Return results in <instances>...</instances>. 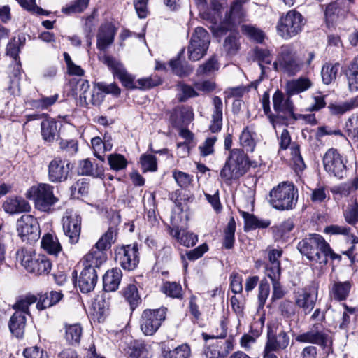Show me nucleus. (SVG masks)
<instances>
[{"label":"nucleus","mask_w":358,"mask_h":358,"mask_svg":"<svg viewBox=\"0 0 358 358\" xmlns=\"http://www.w3.org/2000/svg\"><path fill=\"white\" fill-rule=\"evenodd\" d=\"M325 313L317 308L310 317L311 320H318L310 326L308 329L300 334H298L295 340L300 343L316 344L322 350L329 354L332 352L333 338L330 335V331L322 324L325 321Z\"/></svg>","instance_id":"nucleus-1"},{"label":"nucleus","mask_w":358,"mask_h":358,"mask_svg":"<svg viewBox=\"0 0 358 358\" xmlns=\"http://www.w3.org/2000/svg\"><path fill=\"white\" fill-rule=\"evenodd\" d=\"M248 157L241 149L231 150L223 168L220 171V177L225 183L231 184L245 175L250 169Z\"/></svg>","instance_id":"nucleus-2"},{"label":"nucleus","mask_w":358,"mask_h":358,"mask_svg":"<svg viewBox=\"0 0 358 358\" xmlns=\"http://www.w3.org/2000/svg\"><path fill=\"white\" fill-rule=\"evenodd\" d=\"M298 199V189L293 183L282 182L273 187L269 193V203L278 210L294 208Z\"/></svg>","instance_id":"nucleus-3"},{"label":"nucleus","mask_w":358,"mask_h":358,"mask_svg":"<svg viewBox=\"0 0 358 358\" xmlns=\"http://www.w3.org/2000/svg\"><path fill=\"white\" fill-rule=\"evenodd\" d=\"M84 259L85 268L80 275L78 285L83 293H88L94 289L97 282L96 268L104 263V257L99 252L94 255L87 254Z\"/></svg>","instance_id":"nucleus-4"},{"label":"nucleus","mask_w":358,"mask_h":358,"mask_svg":"<svg viewBox=\"0 0 358 358\" xmlns=\"http://www.w3.org/2000/svg\"><path fill=\"white\" fill-rule=\"evenodd\" d=\"M327 241L320 234H312L306 236L297 244L299 252L315 263L326 264L327 259L322 256L324 248H328Z\"/></svg>","instance_id":"nucleus-5"},{"label":"nucleus","mask_w":358,"mask_h":358,"mask_svg":"<svg viewBox=\"0 0 358 358\" xmlns=\"http://www.w3.org/2000/svg\"><path fill=\"white\" fill-rule=\"evenodd\" d=\"M54 187L46 183H41L32 186L26 193L29 199L34 201L35 207L44 212H48L58 201V199L53 194Z\"/></svg>","instance_id":"nucleus-6"},{"label":"nucleus","mask_w":358,"mask_h":358,"mask_svg":"<svg viewBox=\"0 0 358 358\" xmlns=\"http://www.w3.org/2000/svg\"><path fill=\"white\" fill-rule=\"evenodd\" d=\"M305 24L303 15L295 10L288 11L280 17L276 29L278 35L284 39H289L299 34Z\"/></svg>","instance_id":"nucleus-7"},{"label":"nucleus","mask_w":358,"mask_h":358,"mask_svg":"<svg viewBox=\"0 0 358 358\" xmlns=\"http://www.w3.org/2000/svg\"><path fill=\"white\" fill-rule=\"evenodd\" d=\"M166 308L145 309L143 311L139 324L143 334L145 336L154 335L166 320Z\"/></svg>","instance_id":"nucleus-8"},{"label":"nucleus","mask_w":358,"mask_h":358,"mask_svg":"<svg viewBox=\"0 0 358 358\" xmlns=\"http://www.w3.org/2000/svg\"><path fill=\"white\" fill-rule=\"evenodd\" d=\"M210 38L208 32L203 27L195 29L187 48L189 59L198 61L206 53L210 44Z\"/></svg>","instance_id":"nucleus-9"},{"label":"nucleus","mask_w":358,"mask_h":358,"mask_svg":"<svg viewBox=\"0 0 358 358\" xmlns=\"http://www.w3.org/2000/svg\"><path fill=\"white\" fill-rule=\"evenodd\" d=\"M248 0H234L230 10L226 13L224 19L220 22L217 30L222 34L234 29L238 24L246 20L247 13L243 5Z\"/></svg>","instance_id":"nucleus-10"},{"label":"nucleus","mask_w":358,"mask_h":358,"mask_svg":"<svg viewBox=\"0 0 358 358\" xmlns=\"http://www.w3.org/2000/svg\"><path fill=\"white\" fill-rule=\"evenodd\" d=\"M347 160L335 148L329 149L323 157L324 170L339 179L343 178L347 173Z\"/></svg>","instance_id":"nucleus-11"},{"label":"nucleus","mask_w":358,"mask_h":358,"mask_svg":"<svg viewBox=\"0 0 358 358\" xmlns=\"http://www.w3.org/2000/svg\"><path fill=\"white\" fill-rule=\"evenodd\" d=\"M17 231L23 241L32 243L36 241L41 234L40 227L36 218L31 215H23L16 223Z\"/></svg>","instance_id":"nucleus-12"},{"label":"nucleus","mask_w":358,"mask_h":358,"mask_svg":"<svg viewBox=\"0 0 358 358\" xmlns=\"http://www.w3.org/2000/svg\"><path fill=\"white\" fill-rule=\"evenodd\" d=\"M273 65L275 70L278 71L279 67L281 71L291 76L296 75L301 69V64L289 46L281 48L278 60Z\"/></svg>","instance_id":"nucleus-13"},{"label":"nucleus","mask_w":358,"mask_h":358,"mask_svg":"<svg viewBox=\"0 0 358 358\" xmlns=\"http://www.w3.org/2000/svg\"><path fill=\"white\" fill-rule=\"evenodd\" d=\"M115 254L116 262L126 271L134 270L139 263L138 247L136 243L117 248Z\"/></svg>","instance_id":"nucleus-14"},{"label":"nucleus","mask_w":358,"mask_h":358,"mask_svg":"<svg viewBox=\"0 0 358 358\" xmlns=\"http://www.w3.org/2000/svg\"><path fill=\"white\" fill-rule=\"evenodd\" d=\"M71 168L68 160L55 157L48 166V176L51 182L60 183L67 180Z\"/></svg>","instance_id":"nucleus-15"},{"label":"nucleus","mask_w":358,"mask_h":358,"mask_svg":"<svg viewBox=\"0 0 358 358\" xmlns=\"http://www.w3.org/2000/svg\"><path fill=\"white\" fill-rule=\"evenodd\" d=\"M294 299L296 306L307 315L313 310L316 304L317 290L313 286H306L295 293Z\"/></svg>","instance_id":"nucleus-16"},{"label":"nucleus","mask_w":358,"mask_h":358,"mask_svg":"<svg viewBox=\"0 0 358 358\" xmlns=\"http://www.w3.org/2000/svg\"><path fill=\"white\" fill-rule=\"evenodd\" d=\"M81 217L75 213L66 215L62 218L63 230L69 238V242L76 244L78 242L81 232Z\"/></svg>","instance_id":"nucleus-17"},{"label":"nucleus","mask_w":358,"mask_h":358,"mask_svg":"<svg viewBox=\"0 0 358 358\" xmlns=\"http://www.w3.org/2000/svg\"><path fill=\"white\" fill-rule=\"evenodd\" d=\"M116 235V229L114 227H109L96 242L95 247L92 248L87 254L94 255L99 252L103 255L105 262L107 259L105 251L110 248L111 245L115 241Z\"/></svg>","instance_id":"nucleus-18"},{"label":"nucleus","mask_w":358,"mask_h":358,"mask_svg":"<svg viewBox=\"0 0 358 358\" xmlns=\"http://www.w3.org/2000/svg\"><path fill=\"white\" fill-rule=\"evenodd\" d=\"M108 65L111 69L113 75L121 81L125 87L136 88L134 83V77L126 71L122 64L113 59H108Z\"/></svg>","instance_id":"nucleus-19"},{"label":"nucleus","mask_w":358,"mask_h":358,"mask_svg":"<svg viewBox=\"0 0 358 358\" xmlns=\"http://www.w3.org/2000/svg\"><path fill=\"white\" fill-rule=\"evenodd\" d=\"M116 34V29L112 23L102 24L97 34L96 45L100 50H104L109 45L112 44Z\"/></svg>","instance_id":"nucleus-20"},{"label":"nucleus","mask_w":358,"mask_h":358,"mask_svg":"<svg viewBox=\"0 0 358 358\" xmlns=\"http://www.w3.org/2000/svg\"><path fill=\"white\" fill-rule=\"evenodd\" d=\"M289 343V337L287 332L280 331L278 335L273 334L271 331H268L267 334V341L265 347L268 350L278 351L285 350Z\"/></svg>","instance_id":"nucleus-21"},{"label":"nucleus","mask_w":358,"mask_h":358,"mask_svg":"<svg viewBox=\"0 0 358 358\" xmlns=\"http://www.w3.org/2000/svg\"><path fill=\"white\" fill-rule=\"evenodd\" d=\"M41 134L45 143H53L59 136L58 122L54 119H45L41 123Z\"/></svg>","instance_id":"nucleus-22"},{"label":"nucleus","mask_w":358,"mask_h":358,"mask_svg":"<svg viewBox=\"0 0 358 358\" xmlns=\"http://www.w3.org/2000/svg\"><path fill=\"white\" fill-rule=\"evenodd\" d=\"M313 85L310 80L306 77H299L286 83L285 90L287 96H292L310 89Z\"/></svg>","instance_id":"nucleus-23"},{"label":"nucleus","mask_w":358,"mask_h":358,"mask_svg":"<svg viewBox=\"0 0 358 358\" xmlns=\"http://www.w3.org/2000/svg\"><path fill=\"white\" fill-rule=\"evenodd\" d=\"M27 317L22 311H15L10 317L8 325L11 334L17 338L23 337Z\"/></svg>","instance_id":"nucleus-24"},{"label":"nucleus","mask_w":358,"mask_h":358,"mask_svg":"<svg viewBox=\"0 0 358 358\" xmlns=\"http://www.w3.org/2000/svg\"><path fill=\"white\" fill-rule=\"evenodd\" d=\"M224 3V0H210V9L200 13L201 18L216 24L221 20Z\"/></svg>","instance_id":"nucleus-25"},{"label":"nucleus","mask_w":358,"mask_h":358,"mask_svg":"<svg viewBox=\"0 0 358 358\" xmlns=\"http://www.w3.org/2000/svg\"><path fill=\"white\" fill-rule=\"evenodd\" d=\"M213 106L212 120L209 129L213 133H217L221 130L222 127L223 103L222 99L219 96H215L213 98Z\"/></svg>","instance_id":"nucleus-26"},{"label":"nucleus","mask_w":358,"mask_h":358,"mask_svg":"<svg viewBox=\"0 0 358 358\" xmlns=\"http://www.w3.org/2000/svg\"><path fill=\"white\" fill-rule=\"evenodd\" d=\"M5 212L13 215L24 212H29L31 209L29 203L22 198L7 199L2 206Z\"/></svg>","instance_id":"nucleus-27"},{"label":"nucleus","mask_w":358,"mask_h":358,"mask_svg":"<svg viewBox=\"0 0 358 358\" xmlns=\"http://www.w3.org/2000/svg\"><path fill=\"white\" fill-rule=\"evenodd\" d=\"M122 277V271L118 268L108 271L103 277V286L106 292H114L118 289Z\"/></svg>","instance_id":"nucleus-28"},{"label":"nucleus","mask_w":358,"mask_h":358,"mask_svg":"<svg viewBox=\"0 0 358 358\" xmlns=\"http://www.w3.org/2000/svg\"><path fill=\"white\" fill-rule=\"evenodd\" d=\"M150 348L144 341L135 340L131 342L127 353L130 358H152Z\"/></svg>","instance_id":"nucleus-29"},{"label":"nucleus","mask_w":358,"mask_h":358,"mask_svg":"<svg viewBox=\"0 0 358 358\" xmlns=\"http://www.w3.org/2000/svg\"><path fill=\"white\" fill-rule=\"evenodd\" d=\"M183 52L184 50L178 54L177 58L169 62V65L173 73L180 77L188 76L193 71V68L185 61L182 60L181 57L183 55Z\"/></svg>","instance_id":"nucleus-30"},{"label":"nucleus","mask_w":358,"mask_h":358,"mask_svg":"<svg viewBox=\"0 0 358 358\" xmlns=\"http://www.w3.org/2000/svg\"><path fill=\"white\" fill-rule=\"evenodd\" d=\"M63 298V294L61 292L51 291L41 295L39 301L36 303V308L39 310H45L57 304Z\"/></svg>","instance_id":"nucleus-31"},{"label":"nucleus","mask_w":358,"mask_h":358,"mask_svg":"<svg viewBox=\"0 0 358 358\" xmlns=\"http://www.w3.org/2000/svg\"><path fill=\"white\" fill-rule=\"evenodd\" d=\"M351 282L350 281L337 282L334 283L331 294L334 299L338 301H342L347 299L351 289Z\"/></svg>","instance_id":"nucleus-32"},{"label":"nucleus","mask_w":358,"mask_h":358,"mask_svg":"<svg viewBox=\"0 0 358 358\" xmlns=\"http://www.w3.org/2000/svg\"><path fill=\"white\" fill-rule=\"evenodd\" d=\"M52 267V264L48 258L45 255H38L34 258L32 266L29 273L35 275H42L48 273Z\"/></svg>","instance_id":"nucleus-33"},{"label":"nucleus","mask_w":358,"mask_h":358,"mask_svg":"<svg viewBox=\"0 0 358 358\" xmlns=\"http://www.w3.org/2000/svg\"><path fill=\"white\" fill-rule=\"evenodd\" d=\"M41 247L49 254L57 255L62 250V246L56 236L47 234L41 240Z\"/></svg>","instance_id":"nucleus-34"},{"label":"nucleus","mask_w":358,"mask_h":358,"mask_svg":"<svg viewBox=\"0 0 358 358\" xmlns=\"http://www.w3.org/2000/svg\"><path fill=\"white\" fill-rule=\"evenodd\" d=\"M122 295L125 300L129 303L131 310H134L141 303L138 289L133 284L128 285L122 290Z\"/></svg>","instance_id":"nucleus-35"},{"label":"nucleus","mask_w":358,"mask_h":358,"mask_svg":"<svg viewBox=\"0 0 358 358\" xmlns=\"http://www.w3.org/2000/svg\"><path fill=\"white\" fill-rule=\"evenodd\" d=\"M241 43L238 34L231 32L224 41L223 47L224 51L229 56L237 54L240 49Z\"/></svg>","instance_id":"nucleus-36"},{"label":"nucleus","mask_w":358,"mask_h":358,"mask_svg":"<svg viewBox=\"0 0 358 358\" xmlns=\"http://www.w3.org/2000/svg\"><path fill=\"white\" fill-rule=\"evenodd\" d=\"M172 235L181 245L188 248L194 246L198 241V238L196 234L185 230L182 231L181 230L176 229L172 231Z\"/></svg>","instance_id":"nucleus-37"},{"label":"nucleus","mask_w":358,"mask_h":358,"mask_svg":"<svg viewBox=\"0 0 358 358\" xmlns=\"http://www.w3.org/2000/svg\"><path fill=\"white\" fill-rule=\"evenodd\" d=\"M78 172L83 176H91L98 178L102 175L103 170L98 166L94 168L92 162L86 159L80 162Z\"/></svg>","instance_id":"nucleus-38"},{"label":"nucleus","mask_w":358,"mask_h":358,"mask_svg":"<svg viewBox=\"0 0 358 358\" xmlns=\"http://www.w3.org/2000/svg\"><path fill=\"white\" fill-rule=\"evenodd\" d=\"M338 68L339 64L338 63L334 64L331 63H326L323 65L321 70V76L324 84L329 85L335 80L338 71Z\"/></svg>","instance_id":"nucleus-39"},{"label":"nucleus","mask_w":358,"mask_h":358,"mask_svg":"<svg viewBox=\"0 0 358 358\" xmlns=\"http://www.w3.org/2000/svg\"><path fill=\"white\" fill-rule=\"evenodd\" d=\"M176 90L178 92V99L180 102H185L190 98L199 96V94L194 87L182 82H178L177 83Z\"/></svg>","instance_id":"nucleus-40"},{"label":"nucleus","mask_w":358,"mask_h":358,"mask_svg":"<svg viewBox=\"0 0 358 358\" xmlns=\"http://www.w3.org/2000/svg\"><path fill=\"white\" fill-rule=\"evenodd\" d=\"M242 33L254 40L257 43H262L264 38V34L263 31L259 29L256 25L253 24H243L241 27Z\"/></svg>","instance_id":"nucleus-41"},{"label":"nucleus","mask_w":358,"mask_h":358,"mask_svg":"<svg viewBox=\"0 0 358 358\" xmlns=\"http://www.w3.org/2000/svg\"><path fill=\"white\" fill-rule=\"evenodd\" d=\"M25 38L23 36H18L17 38L13 37L6 46V55H9L15 60L19 57L20 47L24 45Z\"/></svg>","instance_id":"nucleus-42"},{"label":"nucleus","mask_w":358,"mask_h":358,"mask_svg":"<svg viewBox=\"0 0 358 358\" xmlns=\"http://www.w3.org/2000/svg\"><path fill=\"white\" fill-rule=\"evenodd\" d=\"M236 222L234 217H231L227 227L224 230V237L223 246L226 249H231L234 247L235 241Z\"/></svg>","instance_id":"nucleus-43"},{"label":"nucleus","mask_w":358,"mask_h":358,"mask_svg":"<svg viewBox=\"0 0 358 358\" xmlns=\"http://www.w3.org/2000/svg\"><path fill=\"white\" fill-rule=\"evenodd\" d=\"M162 354L164 358H189L191 355V350L187 344H182L173 350L166 351L164 349Z\"/></svg>","instance_id":"nucleus-44"},{"label":"nucleus","mask_w":358,"mask_h":358,"mask_svg":"<svg viewBox=\"0 0 358 358\" xmlns=\"http://www.w3.org/2000/svg\"><path fill=\"white\" fill-rule=\"evenodd\" d=\"M37 298L34 295H29L23 299L17 300L13 306L12 308L15 311H22L24 315H29V308L31 305L35 303Z\"/></svg>","instance_id":"nucleus-45"},{"label":"nucleus","mask_w":358,"mask_h":358,"mask_svg":"<svg viewBox=\"0 0 358 358\" xmlns=\"http://www.w3.org/2000/svg\"><path fill=\"white\" fill-rule=\"evenodd\" d=\"M82 331L83 329L80 324H75L70 325L66 328L65 338L70 344H78L80 341Z\"/></svg>","instance_id":"nucleus-46"},{"label":"nucleus","mask_w":358,"mask_h":358,"mask_svg":"<svg viewBox=\"0 0 358 358\" xmlns=\"http://www.w3.org/2000/svg\"><path fill=\"white\" fill-rule=\"evenodd\" d=\"M239 141L241 145L246 150L247 152H252L255 147V141L253 138L252 133L249 130L248 127H245L242 131Z\"/></svg>","instance_id":"nucleus-47"},{"label":"nucleus","mask_w":358,"mask_h":358,"mask_svg":"<svg viewBox=\"0 0 358 358\" xmlns=\"http://www.w3.org/2000/svg\"><path fill=\"white\" fill-rule=\"evenodd\" d=\"M108 161L111 169L116 171L125 169L127 166V160L121 154H110L108 156Z\"/></svg>","instance_id":"nucleus-48"},{"label":"nucleus","mask_w":358,"mask_h":358,"mask_svg":"<svg viewBox=\"0 0 358 358\" xmlns=\"http://www.w3.org/2000/svg\"><path fill=\"white\" fill-rule=\"evenodd\" d=\"M90 0H75L71 4L62 8V13L71 15L83 12L88 6Z\"/></svg>","instance_id":"nucleus-49"},{"label":"nucleus","mask_w":358,"mask_h":358,"mask_svg":"<svg viewBox=\"0 0 358 358\" xmlns=\"http://www.w3.org/2000/svg\"><path fill=\"white\" fill-rule=\"evenodd\" d=\"M162 291L169 296L176 299H182V287L176 282H166L163 287Z\"/></svg>","instance_id":"nucleus-50"},{"label":"nucleus","mask_w":358,"mask_h":358,"mask_svg":"<svg viewBox=\"0 0 358 358\" xmlns=\"http://www.w3.org/2000/svg\"><path fill=\"white\" fill-rule=\"evenodd\" d=\"M294 224L291 219H288L278 226L273 227L275 236L278 238H282L294 229Z\"/></svg>","instance_id":"nucleus-51"},{"label":"nucleus","mask_w":358,"mask_h":358,"mask_svg":"<svg viewBox=\"0 0 358 358\" xmlns=\"http://www.w3.org/2000/svg\"><path fill=\"white\" fill-rule=\"evenodd\" d=\"M294 106L293 101L291 99V96H287V98L285 99L283 103L281 105V107L276 110V112L284 113L285 115L284 117L286 120L291 118L293 120H298V117L294 113Z\"/></svg>","instance_id":"nucleus-52"},{"label":"nucleus","mask_w":358,"mask_h":358,"mask_svg":"<svg viewBox=\"0 0 358 358\" xmlns=\"http://www.w3.org/2000/svg\"><path fill=\"white\" fill-rule=\"evenodd\" d=\"M59 95L55 94L50 96H41L38 99L34 100L31 106L38 109H46L52 106L58 99Z\"/></svg>","instance_id":"nucleus-53"},{"label":"nucleus","mask_w":358,"mask_h":358,"mask_svg":"<svg viewBox=\"0 0 358 358\" xmlns=\"http://www.w3.org/2000/svg\"><path fill=\"white\" fill-rule=\"evenodd\" d=\"M140 162L143 171H155L157 169V159L152 155H142Z\"/></svg>","instance_id":"nucleus-54"},{"label":"nucleus","mask_w":358,"mask_h":358,"mask_svg":"<svg viewBox=\"0 0 358 358\" xmlns=\"http://www.w3.org/2000/svg\"><path fill=\"white\" fill-rule=\"evenodd\" d=\"M173 177L177 184L182 188H187L191 184L193 179L192 175L177 170L173 172Z\"/></svg>","instance_id":"nucleus-55"},{"label":"nucleus","mask_w":358,"mask_h":358,"mask_svg":"<svg viewBox=\"0 0 358 358\" xmlns=\"http://www.w3.org/2000/svg\"><path fill=\"white\" fill-rule=\"evenodd\" d=\"M255 56L259 62V66L262 69V72L264 71V66L263 64H271L272 58L271 56L270 51L267 49H262L257 48L255 50Z\"/></svg>","instance_id":"nucleus-56"},{"label":"nucleus","mask_w":358,"mask_h":358,"mask_svg":"<svg viewBox=\"0 0 358 358\" xmlns=\"http://www.w3.org/2000/svg\"><path fill=\"white\" fill-rule=\"evenodd\" d=\"M265 272L272 282L279 281L281 275L280 264L276 263L266 264Z\"/></svg>","instance_id":"nucleus-57"},{"label":"nucleus","mask_w":358,"mask_h":358,"mask_svg":"<svg viewBox=\"0 0 358 358\" xmlns=\"http://www.w3.org/2000/svg\"><path fill=\"white\" fill-rule=\"evenodd\" d=\"M280 310L284 317L290 318L296 313V305L291 301L285 300L280 303Z\"/></svg>","instance_id":"nucleus-58"},{"label":"nucleus","mask_w":358,"mask_h":358,"mask_svg":"<svg viewBox=\"0 0 358 358\" xmlns=\"http://www.w3.org/2000/svg\"><path fill=\"white\" fill-rule=\"evenodd\" d=\"M218 63L217 59L212 57L206 63L200 65L197 69L198 75H203L211 73L218 69Z\"/></svg>","instance_id":"nucleus-59"},{"label":"nucleus","mask_w":358,"mask_h":358,"mask_svg":"<svg viewBox=\"0 0 358 358\" xmlns=\"http://www.w3.org/2000/svg\"><path fill=\"white\" fill-rule=\"evenodd\" d=\"M141 89H150L162 84V81L158 76H151L145 78L138 79L137 80Z\"/></svg>","instance_id":"nucleus-60"},{"label":"nucleus","mask_w":358,"mask_h":358,"mask_svg":"<svg viewBox=\"0 0 358 358\" xmlns=\"http://www.w3.org/2000/svg\"><path fill=\"white\" fill-rule=\"evenodd\" d=\"M270 293V285L268 282L263 280L259 286L258 301L260 307H263Z\"/></svg>","instance_id":"nucleus-61"},{"label":"nucleus","mask_w":358,"mask_h":358,"mask_svg":"<svg viewBox=\"0 0 358 358\" xmlns=\"http://www.w3.org/2000/svg\"><path fill=\"white\" fill-rule=\"evenodd\" d=\"M345 129L349 137L358 138V116H352L348 120Z\"/></svg>","instance_id":"nucleus-62"},{"label":"nucleus","mask_w":358,"mask_h":358,"mask_svg":"<svg viewBox=\"0 0 358 358\" xmlns=\"http://www.w3.org/2000/svg\"><path fill=\"white\" fill-rule=\"evenodd\" d=\"M349 90L352 92L358 91V71L352 70L349 66L346 73Z\"/></svg>","instance_id":"nucleus-63"},{"label":"nucleus","mask_w":358,"mask_h":358,"mask_svg":"<svg viewBox=\"0 0 358 358\" xmlns=\"http://www.w3.org/2000/svg\"><path fill=\"white\" fill-rule=\"evenodd\" d=\"M23 354L25 358H48L47 352L38 346L26 348Z\"/></svg>","instance_id":"nucleus-64"}]
</instances>
